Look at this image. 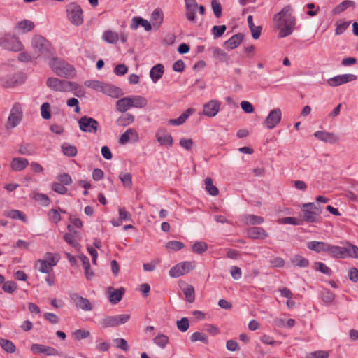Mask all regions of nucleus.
<instances>
[{
    "label": "nucleus",
    "mask_w": 358,
    "mask_h": 358,
    "mask_svg": "<svg viewBox=\"0 0 358 358\" xmlns=\"http://www.w3.org/2000/svg\"><path fill=\"white\" fill-rule=\"evenodd\" d=\"M156 138L161 145L172 146L173 140L171 134H166V130H159L156 134Z\"/></svg>",
    "instance_id": "obj_25"
},
{
    "label": "nucleus",
    "mask_w": 358,
    "mask_h": 358,
    "mask_svg": "<svg viewBox=\"0 0 358 358\" xmlns=\"http://www.w3.org/2000/svg\"><path fill=\"white\" fill-rule=\"evenodd\" d=\"M41 114L43 119L49 120L51 117L50 105L48 102L43 103L41 106Z\"/></svg>",
    "instance_id": "obj_55"
},
{
    "label": "nucleus",
    "mask_w": 358,
    "mask_h": 358,
    "mask_svg": "<svg viewBox=\"0 0 358 358\" xmlns=\"http://www.w3.org/2000/svg\"><path fill=\"white\" fill-rule=\"evenodd\" d=\"M166 247L168 249L178 251L184 248V244L183 243L178 241H170L166 243Z\"/></svg>",
    "instance_id": "obj_58"
},
{
    "label": "nucleus",
    "mask_w": 358,
    "mask_h": 358,
    "mask_svg": "<svg viewBox=\"0 0 358 358\" xmlns=\"http://www.w3.org/2000/svg\"><path fill=\"white\" fill-rule=\"evenodd\" d=\"M154 343L161 348H164L169 343V337L163 334H159L154 338Z\"/></svg>",
    "instance_id": "obj_50"
},
{
    "label": "nucleus",
    "mask_w": 358,
    "mask_h": 358,
    "mask_svg": "<svg viewBox=\"0 0 358 358\" xmlns=\"http://www.w3.org/2000/svg\"><path fill=\"white\" fill-rule=\"evenodd\" d=\"M356 79L357 76L355 74L338 75L328 79L327 83L331 87H336L350 81H354Z\"/></svg>",
    "instance_id": "obj_13"
},
{
    "label": "nucleus",
    "mask_w": 358,
    "mask_h": 358,
    "mask_svg": "<svg viewBox=\"0 0 358 358\" xmlns=\"http://www.w3.org/2000/svg\"><path fill=\"white\" fill-rule=\"evenodd\" d=\"M30 350L34 354L43 353L48 356L58 355V351L55 348L42 344H32Z\"/></svg>",
    "instance_id": "obj_15"
},
{
    "label": "nucleus",
    "mask_w": 358,
    "mask_h": 358,
    "mask_svg": "<svg viewBox=\"0 0 358 358\" xmlns=\"http://www.w3.org/2000/svg\"><path fill=\"white\" fill-rule=\"evenodd\" d=\"M23 118V110L21 104L15 103L10 110L8 122L6 125L7 129H12L17 127Z\"/></svg>",
    "instance_id": "obj_8"
},
{
    "label": "nucleus",
    "mask_w": 358,
    "mask_h": 358,
    "mask_svg": "<svg viewBox=\"0 0 358 358\" xmlns=\"http://www.w3.org/2000/svg\"><path fill=\"white\" fill-rule=\"evenodd\" d=\"M213 56L217 59L223 62H227L229 59V57L227 53L218 47H214L213 48Z\"/></svg>",
    "instance_id": "obj_45"
},
{
    "label": "nucleus",
    "mask_w": 358,
    "mask_h": 358,
    "mask_svg": "<svg viewBox=\"0 0 358 358\" xmlns=\"http://www.w3.org/2000/svg\"><path fill=\"white\" fill-rule=\"evenodd\" d=\"M103 82L99 81V80H86L85 82V85L87 87L94 89L95 90L101 92L102 91V87L103 85Z\"/></svg>",
    "instance_id": "obj_53"
},
{
    "label": "nucleus",
    "mask_w": 358,
    "mask_h": 358,
    "mask_svg": "<svg viewBox=\"0 0 358 358\" xmlns=\"http://www.w3.org/2000/svg\"><path fill=\"white\" fill-rule=\"evenodd\" d=\"M194 262H183L178 264L172 267L169 271V275L172 278H178L185 273H187L191 270L194 269Z\"/></svg>",
    "instance_id": "obj_11"
},
{
    "label": "nucleus",
    "mask_w": 358,
    "mask_h": 358,
    "mask_svg": "<svg viewBox=\"0 0 358 358\" xmlns=\"http://www.w3.org/2000/svg\"><path fill=\"white\" fill-rule=\"evenodd\" d=\"M129 318L130 315L129 314L106 316L99 321V324L104 329L114 327L127 323Z\"/></svg>",
    "instance_id": "obj_6"
},
{
    "label": "nucleus",
    "mask_w": 358,
    "mask_h": 358,
    "mask_svg": "<svg viewBox=\"0 0 358 358\" xmlns=\"http://www.w3.org/2000/svg\"><path fill=\"white\" fill-rule=\"evenodd\" d=\"M29 165V161L25 158L15 157L12 159L10 166L15 171L24 170Z\"/></svg>",
    "instance_id": "obj_27"
},
{
    "label": "nucleus",
    "mask_w": 358,
    "mask_h": 358,
    "mask_svg": "<svg viewBox=\"0 0 358 358\" xmlns=\"http://www.w3.org/2000/svg\"><path fill=\"white\" fill-rule=\"evenodd\" d=\"M34 28V24L32 21L29 20H23L20 22H18L14 29L17 34H26L31 31Z\"/></svg>",
    "instance_id": "obj_22"
},
{
    "label": "nucleus",
    "mask_w": 358,
    "mask_h": 358,
    "mask_svg": "<svg viewBox=\"0 0 358 358\" xmlns=\"http://www.w3.org/2000/svg\"><path fill=\"white\" fill-rule=\"evenodd\" d=\"M328 243L322 241H312L307 243V248L317 253L327 251Z\"/></svg>",
    "instance_id": "obj_32"
},
{
    "label": "nucleus",
    "mask_w": 358,
    "mask_h": 358,
    "mask_svg": "<svg viewBox=\"0 0 358 358\" xmlns=\"http://www.w3.org/2000/svg\"><path fill=\"white\" fill-rule=\"evenodd\" d=\"M2 289L7 293H13L17 289V284L14 281H7L3 282Z\"/></svg>",
    "instance_id": "obj_60"
},
{
    "label": "nucleus",
    "mask_w": 358,
    "mask_h": 358,
    "mask_svg": "<svg viewBox=\"0 0 358 358\" xmlns=\"http://www.w3.org/2000/svg\"><path fill=\"white\" fill-rule=\"evenodd\" d=\"M52 189L57 193L60 194H65L67 193V188L61 182H54L52 185Z\"/></svg>",
    "instance_id": "obj_63"
},
{
    "label": "nucleus",
    "mask_w": 358,
    "mask_h": 358,
    "mask_svg": "<svg viewBox=\"0 0 358 358\" xmlns=\"http://www.w3.org/2000/svg\"><path fill=\"white\" fill-rule=\"evenodd\" d=\"M346 252L345 247L334 245L328 243L326 252L333 258L345 259V252Z\"/></svg>",
    "instance_id": "obj_20"
},
{
    "label": "nucleus",
    "mask_w": 358,
    "mask_h": 358,
    "mask_svg": "<svg viewBox=\"0 0 358 358\" xmlns=\"http://www.w3.org/2000/svg\"><path fill=\"white\" fill-rule=\"evenodd\" d=\"M79 259H80L83 268L85 270V275L86 278L88 280H92V278L94 277V272L91 270L90 263L88 257L85 256V255H79Z\"/></svg>",
    "instance_id": "obj_30"
},
{
    "label": "nucleus",
    "mask_w": 358,
    "mask_h": 358,
    "mask_svg": "<svg viewBox=\"0 0 358 358\" xmlns=\"http://www.w3.org/2000/svg\"><path fill=\"white\" fill-rule=\"evenodd\" d=\"M226 29L227 27L225 25H215L212 28V33L215 38H219L224 34Z\"/></svg>",
    "instance_id": "obj_61"
},
{
    "label": "nucleus",
    "mask_w": 358,
    "mask_h": 358,
    "mask_svg": "<svg viewBox=\"0 0 358 358\" xmlns=\"http://www.w3.org/2000/svg\"><path fill=\"white\" fill-rule=\"evenodd\" d=\"M6 216L14 220H20L24 222H27L25 214L18 210H11L6 213Z\"/></svg>",
    "instance_id": "obj_41"
},
{
    "label": "nucleus",
    "mask_w": 358,
    "mask_h": 358,
    "mask_svg": "<svg viewBox=\"0 0 358 358\" xmlns=\"http://www.w3.org/2000/svg\"><path fill=\"white\" fill-rule=\"evenodd\" d=\"M61 148L64 155H65L66 156L72 157H75L78 153L76 147L74 145H71L67 143H64L62 145Z\"/></svg>",
    "instance_id": "obj_42"
},
{
    "label": "nucleus",
    "mask_w": 358,
    "mask_h": 358,
    "mask_svg": "<svg viewBox=\"0 0 358 358\" xmlns=\"http://www.w3.org/2000/svg\"><path fill=\"white\" fill-rule=\"evenodd\" d=\"M140 25L143 27L145 30L147 31H149L152 29V26L148 20L143 19L140 17H134L132 18V22L130 26L131 29L135 30Z\"/></svg>",
    "instance_id": "obj_28"
},
{
    "label": "nucleus",
    "mask_w": 358,
    "mask_h": 358,
    "mask_svg": "<svg viewBox=\"0 0 358 358\" xmlns=\"http://www.w3.org/2000/svg\"><path fill=\"white\" fill-rule=\"evenodd\" d=\"M119 34L110 30L106 31L102 36V38L108 43H116L119 40Z\"/></svg>",
    "instance_id": "obj_38"
},
{
    "label": "nucleus",
    "mask_w": 358,
    "mask_h": 358,
    "mask_svg": "<svg viewBox=\"0 0 358 358\" xmlns=\"http://www.w3.org/2000/svg\"><path fill=\"white\" fill-rule=\"evenodd\" d=\"M211 6L215 17L217 18L220 17L222 15V8L218 0H212Z\"/></svg>",
    "instance_id": "obj_59"
},
{
    "label": "nucleus",
    "mask_w": 358,
    "mask_h": 358,
    "mask_svg": "<svg viewBox=\"0 0 358 358\" xmlns=\"http://www.w3.org/2000/svg\"><path fill=\"white\" fill-rule=\"evenodd\" d=\"M329 352L324 350H317L309 353L306 358H328Z\"/></svg>",
    "instance_id": "obj_62"
},
{
    "label": "nucleus",
    "mask_w": 358,
    "mask_h": 358,
    "mask_svg": "<svg viewBox=\"0 0 358 358\" xmlns=\"http://www.w3.org/2000/svg\"><path fill=\"white\" fill-rule=\"evenodd\" d=\"M164 67L162 64L155 65L150 71V76L154 83H157L163 76Z\"/></svg>",
    "instance_id": "obj_31"
},
{
    "label": "nucleus",
    "mask_w": 358,
    "mask_h": 358,
    "mask_svg": "<svg viewBox=\"0 0 358 358\" xmlns=\"http://www.w3.org/2000/svg\"><path fill=\"white\" fill-rule=\"evenodd\" d=\"M321 298L325 303H331L334 300L335 295L331 290L324 289L321 292Z\"/></svg>",
    "instance_id": "obj_49"
},
{
    "label": "nucleus",
    "mask_w": 358,
    "mask_h": 358,
    "mask_svg": "<svg viewBox=\"0 0 358 358\" xmlns=\"http://www.w3.org/2000/svg\"><path fill=\"white\" fill-rule=\"evenodd\" d=\"M134 116L131 113H124L117 120V124L121 127H126L134 121Z\"/></svg>",
    "instance_id": "obj_37"
},
{
    "label": "nucleus",
    "mask_w": 358,
    "mask_h": 358,
    "mask_svg": "<svg viewBox=\"0 0 358 358\" xmlns=\"http://www.w3.org/2000/svg\"><path fill=\"white\" fill-rule=\"evenodd\" d=\"M0 46L6 50L13 52H20L24 48L19 38L10 34L0 36Z\"/></svg>",
    "instance_id": "obj_4"
},
{
    "label": "nucleus",
    "mask_w": 358,
    "mask_h": 358,
    "mask_svg": "<svg viewBox=\"0 0 358 358\" xmlns=\"http://www.w3.org/2000/svg\"><path fill=\"white\" fill-rule=\"evenodd\" d=\"M264 220L261 216L255 215H243L241 217V222L245 224L258 225L264 222Z\"/></svg>",
    "instance_id": "obj_26"
},
{
    "label": "nucleus",
    "mask_w": 358,
    "mask_h": 358,
    "mask_svg": "<svg viewBox=\"0 0 358 358\" xmlns=\"http://www.w3.org/2000/svg\"><path fill=\"white\" fill-rule=\"evenodd\" d=\"M31 46L38 57L49 59L52 55V47L44 37L41 35L34 36L31 41Z\"/></svg>",
    "instance_id": "obj_3"
},
{
    "label": "nucleus",
    "mask_w": 358,
    "mask_h": 358,
    "mask_svg": "<svg viewBox=\"0 0 358 358\" xmlns=\"http://www.w3.org/2000/svg\"><path fill=\"white\" fill-rule=\"evenodd\" d=\"M152 25L158 28L163 22V12L159 8L154 10L151 15Z\"/></svg>",
    "instance_id": "obj_35"
},
{
    "label": "nucleus",
    "mask_w": 358,
    "mask_h": 358,
    "mask_svg": "<svg viewBox=\"0 0 358 358\" xmlns=\"http://www.w3.org/2000/svg\"><path fill=\"white\" fill-rule=\"evenodd\" d=\"M78 125L83 132L90 134H96L99 127V123L96 120L87 115L80 118Z\"/></svg>",
    "instance_id": "obj_9"
},
{
    "label": "nucleus",
    "mask_w": 358,
    "mask_h": 358,
    "mask_svg": "<svg viewBox=\"0 0 358 358\" xmlns=\"http://www.w3.org/2000/svg\"><path fill=\"white\" fill-rule=\"evenodd\" d=\"M186 301L193 303L195 300V290L192 285H188L183 290Z\"/></svg>",
    "instance_id": "obj_44"
},
{
    "label": "nucleus",
    "mask_w": 358,
    "mask_h": 358,
    "mask_svg": "<svg viewBox=\"0 0 358 358\" xmlns=\"http://www.w3.org/2000/svg\"><path fill=\"white\" fill-rule=\"evenodd\" d=\"M194 109L192 108H189L186 110L182 114H181L176 119H170L169 120V124L171 125H181L194 112Z\"/></svg>",
    "instance_id": "obj_29"
},
{
    "label": "nucleus",
    "mask_w": 358,
    "mask_h": 358,
    "mask_svg": "<svg viewBox=\"0 0 358 358\" xmlns=\"http://www.w3.org/2000/svg\"><path fill=\"white\" fill-rule=\"evenodd\" d=\"M108 291L109 293V301L112 304H117L119 303L124 294L125 289L123 287H121L117 289H115L112 287H109L108 288Z\"/></svg>",
    "instance_id": "obj_21"
},
{
    "label": "nucleus",
    "mask_w": 358,
    "mask_h": 358,
    "mask_svg": "<svg viewBox=\"0 0 358 358\" xmlns=\"http://www.w3.org/2000/svg\"><path fill=\"white\" fill-rule=\"evenodd\" d=\"M208 250V245L203 241H197L192 245V250L198 254H203Z\"/></svg>",
    "instance_id": "obj_52"
},
{
    "label": "nucleus",
    "mask_w": 358,
    "mask_h": 358,
    "mask_svg": "<svg viewBox=\"0 0 358 358\" xmlns=\"http://www.w3.org/2000/svg\"><path fill=\"white\" fill-rule=\"evenodd\" d=\"M302 211L303 213V217L306 222L313 223L317 222L319 220L320 215L314 210H310L306 208L302 207Z\"/></svg>",
    "instance_id": "obj_33"
},
{
    "label": "nucleus",
    "mask_w": 358,
    "mask_h": 358,
    "mask_svg": "<svg viewBox=\"0 0 358 358\" xmlns=\"http://www.w3.org/2000/svg\"><path fill=\"white\" fill-rule=\"evenodd\" d=\"M0 346L8 353H13L16 350V348L13 341L0 338Z\"/></svg>",
    "instance_id": "obj_39"
},
{
    "label": "nucleus",
    "mask_w": 358,
    "mask_h": 358,
    "mask_svg": "<svg viewBox=\"0 0 358 358\" xmlns=\"http://www.w3.org/2000/svg\"><path fill=\"white\" fill-rule=\"evenodd\" d=\"M49 65L58 76L70 79L76 74V69L71 64L57 57H52L49 62Z\"/></svg>",
    "instance_id": "obj_2"
},
{
    "label": "nucleus",
    "mask_w": 358,
    "mask_h": 358,
    "mask_svg": "<svg viewBox=\"0 0 358 358\" xmlns=\"http://www.w3.org/2000/svg\"><path fill=\"white\" fill-rule=\"evenodd\" d=\"M47 86L56 92H68L76 88V83L57 78H49L46 81Z\"/></svg>",
    "instance_id": "obj_5"
},
{
    "label": "nucleus",
    "mask_w": 358,
    "mask_h": 358,
    "mask_svg": "<svg viewBox=\"0 0 358 358\" xmlns=\"http://www.w3.org/2000/svg\"><path fill=\"white\" fill-rule=\"evenodd\" d=\"M186 17L190 22H194L198 3L196 0H185Z\"/></svg>",
    "instance_id": "obj_16"
},
{
    "label": "nucleus",
    "mask_w": 358,
    "mask_h": 358,
    "mask_svg": "<svg viewBox=\"0 0 358 358\" xmlns=\"http://www.w3.org/2000/svg\"><path fill=\"white\" fill-rule=\"evenodd\" d=\"M131 106V99L130 96L122 98L117 101V110L121 113H125Z\"/></svg>",
    "instance_id": "obj_34"
},
{
    "label": "nucleus",
    "mask_w": 358,
    "mask_h": 358,
    "mask_svg": "<svg viewBox=\"0 0 358 358\" xmlns=\"http://www.w3.org/2000/svg\"><path fill=\"white\" fill-rule=\"evenodd\" d=\"M206 189L212 196H216L219 193L218 189L213 185V180L210 178L205 179Z\"/></svg>",
    "instance_id": "obj_46"
},
{
    "label": "nucleus",
    "mask_w": 358,
    "mask_h": 358,
    "mask_svg": "<svg viewBox=\"0 0 358 358\" xmlns=\"http://www.w3.org/2000/svg\"><path fill=\"white\" fill-rule=\"evenodd\" d=\"M177 328L182 332L187 331L189 327V320L187 317H182L176 322Z\"/></svg>",
    "instance_id": "obj_57"
},
{
    "label": "nucleus",
    "mask_w": 358,
    "mask_h": 358,
    "mask_svg": "<svg viewBox=\"0 0 358 358\" xmlns=\"http://www.w3.org/2000/svg\"><path fill=\"white\" fill-rule=\"evenodd\" d=\"M190 340L192 342L201 341L204 344H208V339L206 334L203 333H201L199 331H196L193 333L190 337Z\"/></svg>",
    "instance_id": "obj_48"
},
{
    "label": "nucleus",
    "mask_w": 358,
    "mask_h": 358,
    "mask_svg": "<svg viewBox=\"0 0 358 358\" xmlns=\"http://www.w3.org/2000/svg\"><path fill=\"white\" fill-rule=\"evenodd\" d=\"M247 235L252 239H264L268 236L267 232L262 227H252L248 229Z\"/></svg>",
    "instance_id": "obj_23"
},
{
    "label": "nucleus",
    "mask_w": 358,
    "mask_h": 358,
    "mask_svg": "<svg viewBox=\"0 0 358 358\" xmlns=\"http://www.w3.org/2000/svg\"><path fill=\"white\" fill-rule=\"evenodd\" d=\"M274 27L278 29L280 38H285L292 34L296 19L291 13L289 6L284 7L273 17Z\"/></svg>",
    "instance_id": "obj_1"
},
{
    "label": "nucleus",
    "mask_w": 358,
    "mask_h": 358,
    "mask_svg": "<svg viewBox=\"0 0 358 358\" xmlns=\"http://www.w3.org/2000/svg\"><path fill=\"white\" fill-rule=\"evenodd\" d=\"M314 136L317 139L329 143H335L339 140L338 136L335 134L324 131H317L314 134Z\"/></svg>",
    "instance_id": "obj_19"
},
{
    "label": "nucleus",
    "mask_w": 358,
    "mask_h": 358,
    "mask_svg": "<svg viewBox=\"0 0 358 358\" xmlns=\"http://www.w3.org/2000/svg\"><path fill=\"white\" fill-rule=\"evenodd\" d=\"M220 103L217 100H210L203 106V113L209 117H215L220 110Z\"/></svg>",
    "instance_id": "obj_14"
},
{
    "label": "nucleus",
    "mask_w": 358,
    "mask_h": 358,
    "mask_svg": "<svg viewBox=\"0 0 358 358\" xmlns=\"http://www.w3.org/2000/svg\"><path fill=\"white\" fill-rule=\"evenodd\" d=\"M44 257L45 259L43 260H47V263H48L51 267L56 266L59 259V255H54L50 252H45Z\"/></svg>",
    "instance_id": "obj_47"
},
{
    "label": "nucleus",
    "mask_w": 358,
    "mask_h": 358,
    "mask_svg": "<svg viewBox=\"0 0 358 358\" xmlns=\"http://www.w3.org/2000/svg\"><path fill=\"white\" fill-rule=\"evenodd\" d=\"M346 252H345V258L352 257L358 259V247L351 243H347V245L345 246Z\"/></svg>",
    "instance_id": "obj_43"
},
{
    "label": "nucleus",
    "mask_w": 358,
    "mask_h": 358,
    "mask_svg": "<svg viewBox=\"0 0 358 358\" xmlns=\"http://www.w3.org/2000/svg\"><path fill=\"white\" fill-rule=\"evenodd\" d=\"M291 263L293 266L299 268H306L309 265L308 259L299 255L294 256L291 259Z\"/></svg>",
    "instance_id": "obj_36"
},
{
    "label": "nucleus",
    "mask_w": 358,
    "mask_h": 358,
    "mask_svg": "<svg viewBox=\"0 0 358 358\" xmlns=\"http://www.w3.org/2000/svg\"><path fill=\"white\" fill-rule=\"evenodd\" d=\"M314 267L316 271H319L321 273L330 275L331 273V269L327 266L324 263L317 262L314 264Z\"/></svg>",
    "instance_id": "obj_56"
},
{
    "label": "nucleus",
    "mask_w": 358,
    "mask_h": 358,
    "mask_svg": "<svg viewBox=\"0 0 358 358\" xmlns=\"http://www.w3.org/2000/svg\"><path fill=\"white\" fill-rule=\"evenodd\" d=\"M131 106L135 108H142L147 106V99L141 96H131Z\"/></svg>",
    "instance_id": "obj_40"
},
{
    "label": "nucleus",
    "mask_w": 358,
    "mask_h": 358,
    "mask_svg": "<svg viewBox=\"0 0 358 358\" xmlns=\"http://www.w3.org/2000/svg\"><path fill=\"white\" fill-rule=\"evenodd\" d=\"M71 299L73 300L76 306L78 308H80L85 311H91L93 309L92 305L87 298H84L77 294H74L71 296Z\"/></svg>",
    "instance_id": "obj_17"
},
{
    "label": "nucleus",
    "mask_w": 358,
    "mask_h": 358,
    "mask_svg": "<svg viewBox=\"0 0 358 358\" xmlns=\"http://www.w3.org/2000/svg\"><path fill=\"white\" fill-rule=\"evenodd\" d=\"M40 272L43 273H49L52 270V267L47 263V260L38 259L36 262V266Z\"/></svg>",
    "instance_id": "obj_51"
},
{
    "label": "nucleus",
    "mask_w": 358,
    "mask_h": 358,
    "mask_svg": "<svg viewBox=\"0 0 358 358\" xmlns=\"http://www.w3.org/2000/svg\"><path fill=\"white\" fill-rule=\"evenodd\" d=\"M244 35L242 33H238L232 36L229 39L224 42V46L230 50L235 49L243 40Z\"/></svg>",
    "instance_id": "obj_24"
},
{
    "label": "nucleus",
    "mask_w": 358,
    "mask_h": 358,
    "mask_svg": "<svg viewBox=\"0 0 358 358\" xmlns=\"http://www.w3.org/2000/svg\"><path fill=\"white\" fill-rule=\"evenodd\" d=\"M25 75L23 73H16L6 76L1 79V85L5 87H13L23 83Z\"/></svg>",
    "instance_id": "obj_10"
},
{
    "label": "nucleus",
    "mask_w": 358,
    "mask_h": 358,
    "mask_svg": "<svg viewBox=\"0 0 358 358\" xmlns=\"http://www.w3.org/2000/svg\"><path fill=\"white\" fill-rule=\"evenodd\" d=\"M69 20L76 26H80L83 23V10L78 4L71 3L66 8Z\"/></svg>",
    "instance_id": "obj_7"
},
{
    "label": "nucleus",
    "mask_w": 358,
    "mask_h": 358,
    "mask_svg": "<svg viewBox=\"0 0 358 358\" xmlns=\"http://www.w3.org/2000/svg\"><path fill=\"white\" fill-rule=\"evenodd\" d=\"M34 199L45 206H48L50 203V199L48 196L42 193H34Z\"/></svg>",
    "instance_id": "obj_54"
},
{
    "label": "nucleus",
    "mask_w": 358,
    "mask_h": 358,
    "mask_svg": "<svg viewBox=\"0 0 358 358\" xmlns=\"http://www.w3.org/2000/svg\"><path fill=\"white\" fill-rule=\"evenodd\" d=\"M73 336L76 339L80 341L89 337L90 332L85 329H78L73 332Z\"/></svg>",
    "instance_id": "obj_64"
},
{
    "label": "nucleus",
    "mask_w": 358,
    "mask_h": 358,
    "mask_svg": "<svg viewBox=\"0 0 358 358\" xmlns=\"http://www.w3.org/2000/svg\"><path fill=\"white\" fill-rule=\"evenodd\" d=\"M103 94L113 97L118 98L123 95L122 90L110 83H103L102 91Z\"/></svg>",
    "instance_id": "obj_18"
},
{
    "label": "nucleus",
    "mask_w": 358,
    "mask_h": 358,
    "mask_svg": "<svg viewBox=\"0 0 358 358\" xmlns=\"http://www.w3.org/2000/svg\"><path fill=\"white\" fill-rule=\"evenodd\" d=\"M281 118V110L280 108H275L270 111L263 124L268 129H272L280 122Z\"/></svg>",
    "instance_id": "obj_12"
}]
</instances>
